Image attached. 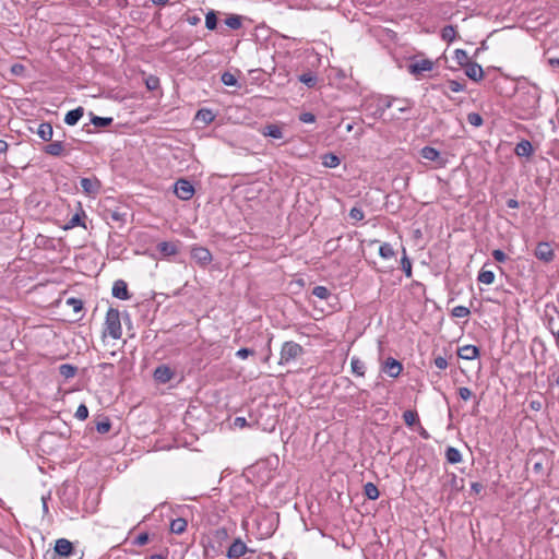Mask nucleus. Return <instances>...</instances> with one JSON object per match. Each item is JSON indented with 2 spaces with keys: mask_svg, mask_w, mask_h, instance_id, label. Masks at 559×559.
Returning a JSON list of instances; mask_svg holds the SVG:
<instances>
[{
  "mask_svg": "<svg viewBox=\"0 0 559 559\" xmlns=\"http://www.w3.org/2000/svg\"><path fill=\"white\" fill-rule=\"evenodd\" d=\"M108 334L114 340H119L122 336V328L120 322V312L118 309L109 308L105 319V334Z\"/></svg>",
  "mask_w": 559,
  "mask_h": 559,
  "instance_id": "1",
  "label": "nucleus"
},
{
  "mask_svg": "<svg viewBox=\"0 0 559 559\" xmlns=\"http://www.w3.org/2000/svg\"><path fill=\"white\" fill-rule=\"evenodd\" d=\"M75 554V549L73 544L67 538H59L56 540L53 551L51 554L47 552L45 558L48 559H69L73 557Z\"/></svg>",
  "mask_w": 559,
  "mask_h": 559,
  "instance_id": "2",
  "label": "nucleus"
},
{
  "mask_svg": "<svg viewBox=\"0 0 559 559\" xmlns=\"http://www.w3.org/2000/svg\"><path fill=\"white\" fill-rule=\"evenodd\" d=\"M304 354V348L296 342L288 341L282 345L280 365H286Z\"/></svg>",
  "mask_w": 559,
  "mask_h": 559,
  "instance_id": "3",
  "label": "nucleus"
},
{
  "mask_svg": "<svg viewBox=\"0 0 559 559\" xmlns=\"http://www.w3.org/2000/svg\"><path fill=\"white\" fill-rule=\"evenodd\" d=\"M435 62L430 59H416L413 58L407 66V71L416 76L419 78L423 75L424 72H429L433 69Z\"/></svg>",
  "mask_w": 559,
  "mask_h": 559,
  "instance_id": "4",
  "label": "nucleus"
},
{
  "mask_svg": "<svg viewBox=\"0 0 559 559\" xmlns=\"http://www.w3.org/2000/svg\"><path fill=\"white\" fill-rule=\"evenodd\" d=\"M80 186L82 188V191L92 198H95L100 193L102 190V182L97 177H83L80 180Z\"/></svg>",
  "mask_w": 559,
  "mask_h": 559,
  "instance_id": "5",
  "label": "nucleus"
},
{
  "mask_svg": "<svg viewBox=\"0 0 559 559\" xmlns=\"http://www.w3.org/2000/svg\"><path fill=\"white\" fill-rule=\"evenodd\" d=\"M175 194L183 201L190 200L194 194V188L192 183L187 179H178L175 182Z\"/></svg>",
  "mask_w": 559,
  "mask_h": 559,
  "instance_id": "6",
  "label": "nucleus"
},
{
  "mask_svg": "<svg viewBox=\"0 0 559 559\" xmlns=\"http://www.w3.org/2000/svg\"><path fill=\"white\" fill-rule=\"evenodd\" d=\"M534 254L538 260L545 263H550L555 259V251L551 245L547 241L538 242Z\"/></svg>",
  "mask_w": 559,
  "mask_h": 559,
  "instance_id": "7",
  "label": "nucleus"
},
{
  "mask_svg": "<svg viewBox=\"0 0 559 559\" xmlns=\"http://www.w3.org/2000/svg\"><path fill=\"white\" fill-rule=\"evenodd\" d=\"M381 370L391 378H397L403 371V365L397 359L388 357L383 361Z\"/></svg>",
  "mask_w": 559,
  "mask_h": 559,
  "instance_id": "8",
  "label": "nucleus"
},
{
  "mask_svg": "<svg viewBox=\"0 0 559 559\" xmlns=\"http://www.w3.org/2000/svg\"><path fill=\"white\" fill-rule=\"evenodd\" d=\"M191 257L202 267H205L212 261V253L204 247H193L191 250Z\"/></svg>",
  "mask_w": 559,
  "mask_h": 559,
  "instance_id": "9",
  "label": "nucleus"
},
{
  "mask_svg": "<svg viewBox=\"0 0 559 559\" xmlns=\"http://www.w3.org/2000/svg\"><path fill=\"white\" fill-rule=\"evenodd\" d=\"M249 548L247 545L241 540V538H236L233 544L229 546L226 557L228 559H238L242 557L245 554H247Z\"/></svg>",
  "mask_w": 559,
  "mask_h": 559,
  "instance_id": "10",
  "label": "nucleus"
},
{
  "mask_svg": "<svg viewBox=\"0 0 559 559\" xmlns=\"http://www.w3.org/2000/svg\"><path fill=\"white\" fill-rule=\"evenodd\" d=\"M50 143L45 145L43 152L53 157H61L67 155L68 151L66 144L62 141H49Z\"/></svg>",
  "mask_w": 559,
  "mask_h": 559,
  "instance_id": "11",
  "label": "nucleus"
},
{
  "mask_svg": "<svg viewBox=\"0 0 559 559\" xmlns=\"http://www.w3.org/2000/svg\"><path fill=\"white\" fill-rule=\"evenodd\" d=\"M420 156L427 160L436 162L439 166H443L445 163L440 152L432 146H424L420 150Z\"/></svg>",
  "mask_w": 559,
  "mask_h": 559,
  "instance_id": "12",
  "label": "nucleus"
},
{
  "mask_svg": "<svg viewBox=\"0 0 559 559\" xmlns=\"http://www.w3.org/2000/svg\"><path fill=\"white\" fill-rule=\"evenodd\" d=\"M174 377V371L166 365L158 366L154 371V379L158 383H167Z\"/></svg>",
  "mask_w": 559,
  "mask_h": 559,
  "instance_id": "13",
  "label": "nucleus"
},
{
  "mask_svg": "<svg viewBox=\"0 0 559 559\" xmlns=\"http://www.w3.org/2000/svg\"><path fill=\"white\" fill-rule=\"evenodd\" d=\"M111 293L114 297L121 300H128L130 298L127 283L123 280H117L114 283Z\"/></svg>",
  "mask_w": 559,
  "mask_h": 559,
  "instance_id": "14",
  "label": "nucleus"
},
{
  "mask_svg": "<svg viewBox=\"0 0 559 559\" xmlns=\"http://www.w3.org/2000/svg\"><path fill=\"white\" fill-rule=\"evenodd\" d=\"M465 74L475 82H479L484 78L483 68L476 62H469L465 66Z\"/></svg>",
  "mask_w": 559,
  "mask_h": 559,
  "instance_id": "15",
  "label": "nucleus"
},
{
  "mask_svg": "<svg viewBox=\"0 0 559 559\" xmlns=\"http://www.w3.org/2000/svg\"><path fill=\"white\" fill-rule=\"evenodd\" d=\"M457 355L465 360H473L479 356V348L475 345H464L459 347Z\"/></svg>",
  "mask_w": 559,
  "mask_h": 559,
  "instance_id": "16",
  "label": "nucleus"
},
{
  "mask_svg": "<svg viewBox=\"0 0 559 559\" xmlns=\"http://www.w3.org/2000/svg\"><path fill=\"white\" fill-rule=\"evenodd\" d=\"M261 134L273 139H282L283 129L276 123H269L261 129Z\"/></svg>",
  "mask_w": 559,
  "mask_h": 559,
  "instance_id": "17",
  "label": "nucleus"
},
{
  "mask_svg": "<svg viewBox=\"0 0 559 559\" xmlns=\"http://www.w3.org/2000/svg\"><path fill=\"white\" fill-rule=\"evenodd\" d=\"M157 250L163 257H171L178 253V246L171 241H162L157 245Z\"/></svg>",
  "mask_w": 559,
  "mask_h": 559,
  "instance_id": "18",
  "label": "nucleus"
},
{
  "mask_svg": "<svg viewBox=\"0 0 559 559\" xmlns=\"http://www.w3.org/2000/svg\"><path fill=\"white\" fill-rule=\"evenodd\" d=\"M533 152V145L527 140L520 141L514 148V153L520 157H530Z\"/></svg>",
  "mask_w": 559,
  "mask_h": 559,
  "instance_id": "19",
  "label": "nucleus"
},
{
  "mask_svg": "<svg viewBox=\"0 0 559 559\" xmlns=\"http://www.w3.org/2000/svg\"><path fill=\"white\" fill-rule=\"evenodd\" d=\"M195 121L202 122L204 126L212 123L215 119V114L207 108H201L197 111Z\"/></svg>",
  "mask_w": 559,
  "mask_h": 559,
  "instance_id": "20",
  "label": "nucleus"
},
{
  "mask_svg": "<svg viewBox=\"0 0 559 559\" xmlns=\"http://www.w3.org/2000/svg\"><path fill=\"white\" fill-rule=\"evenodd\" d=\"M37 135L45 142H49L53 135L52 126L49 122H43L38 126Z\"/></svg>",
  "mask_w": 559,
  "mask_h": 559,
  "instance_id": "21",
  "label": "nucleus"
},
{
  "mask_svg": "<svg viewBox=\"0 0 559 559\" xmlns=\"http://www.w3.org/2000/svg\"><path fill=\"white\" fill-rule=\"evenodd\" d=\"M84 109L83 107H78L73 110H70L66 114L64 122L68 126H74L79 122V120L83 117Z\"/></svg>",
  "mask_w": 559,
  "mask_h": 559,
  "instance_id": "22",
  "label": "nucleus"
},
{
  "mask_svg": "<svg viewBox=\"0 0 559 559\" xmlns=\"http://www.w3.org/2000/svg\"><path fill=\"white\" fill-rule=\"evenodd\" d=\"M350 368L352 372L358 377H364L366 373V364L356 356L350 359Z\"/></svg>",
  "mask_w": 559,
  "mask_h": 559,
  "instance_id": "23",
  "label": "nucleus"
},
{
  "mask_svg": "<svg viewBox=\"0 0 559 559\" xmlns=\"http://www.w3.org/2000/svg\"><path fill=\"white\" fill-rule=\"evenodd\" d=\"M188 526V522L183 518H177L170 522L169 530L174 534H182Z\"/></svg>",
  "mask_w": 559,
  "mask_h": 559,
  "instance_id": "24",
  "label": "nucleus"
},
{
  "mask_svg": "<svg viewBox=\"0 0 559 559\" xmlns=\"http://www.w3.org/2000/svg\"><path fill=\"white\" fill-rule=\"evenodd\" d=\"M445 460L450 464H457L462 462V454L456 448L448 447L445 450Z\"/></svg>",
  "mask_w": 559,
  "mask_h": 559,
  "instance_id": "25",
  "label": "nucleus"
},
{
  "mask_svg": "<svg viewBox=\"0 0 559 559\" xmlns=\"http://www.w3.org/2000/svg\"><path fill=\"white\" fill-rule=\"evenodd\" d=\"M341 164V159L334 153H325L322 155V165L326 168H335Z\"/></svg>",
  "mask_w": 559,
  "mask_h": 559,
  "instance_id": "26",
  "label": "nucleus"
},
{
  "mask_svg": "<svg viewBox=\"0 0 559 559\" xmlns=\"http://www.w3.org/2000/svg\"><path fill=\"white\" fill-rule=\"evenodd\" d=\"M485 266L486 264L479 271L477 280L483 284L490 285L495 282V274L492 271L486 270Z\"/></svg>",
  "mask_w": 559,
  "mask_h": 559,
  "instance_id": "27",
  "label": "nucleus"
},
{
  "mask_svg": "<svg viewBox=\"0 0 559 559\" xmlns=\"http://www.w3.org/2000/svg\"><path fill=\"white\" fill-rule=\"evenodd\" d=\"M78 368L70 364H63L59 367V373L66 378L70 379L76 374Z\"/></svg>",
  "mask_w": 559,
  "mask_h": 559,
  "instance_id": "28",
  "label": "nucleus"
},
{
  "mask_svg": "<svg viewBox=\"0 0 559 559\" xmlns=\"http://www.w3.org/2000/svg\"><path fill=\"white\" fill-rule=\"evenodd\" d=\"M441 37L444 41L451 43L456 37V29L452 25H447L441 31Z\"/></svg>",
  "mask_w": 559,
  "mask_h": 559,
  "instance_id": "29",
  "label": "nucleus"
},
{
  "mask_svg": "<svg viewBox=\"0 0 559 559\" xmlns=\"http://www.w3.org/2000/svg\"><path fill=\"white\" fill-rule=\"evenodd\" d=\"M364 492L367 496V498L370 499V500L378 499L379 495H380L378 487L374 484H372V483H367L364 486Z\"/></svg>",
  "mask_w": 559,
  "mask_h": 559,
  "instance_id": "30",
  "label": "nucleus"
},
{
  "mask_svg": "<svg viewBox=\"0 0 559 559\" xmlns=\"http://www.w3.org/2000/svg\"><path fill=\"white\" fill-rule=\"evenodd\" d=\"M403 419L404 423L409 427L414 426L417 421H419L417 412L412 409L405 411L403 413Z\"/></svg>",
  "mask_w": 559,
  "mask_h": 559,
  "instance_id": "31",
  "label": "nucleus"
},
{
  "mask_svg": "<svg viewBox=\"0 0 559 559\" xmlns=\"http://www.w3.org/2000/svg\"><path fill=\"white\" fill-rule=\"evenodd\" d=\"M379 254L383 259H391L395 255V251L389 242H383L379 248Z\"/></svg>",
  "mask_w": 559,
  "mask_h": 559,
  "instance_id": "32",
  "label": "nucleus"
},
{
  "mask_svg": "<svg viewBox=\"0 0 559 559\" xmlns=\"http://www.w3.org/2000/svg\"><path fill=\"white\" fill-rule=\"evenodd\" d=\"M454 59L456 60L457 64L461 67H465L469 63V57L467 52L463 49H456L454 51Z\"/></svg>",
  "mask_w": 559,
  "mask_h": 559,
  "instance_id": "33",
  "label": "nucleus"
},
{
  "mask_svg": "<svg viewBox=\"0 0 559 559\" xmlns=\"http://www.w3.org/2000/svg\"><path fill=\"white\" fill-rule=\"evenodd\" d=\"M91 122L97 127V128H105V127H108L112 123V118L111 117H98V116H94L92 119H91Z\"/></svg>",
  "mask_w": 559,
  "mask_h": 559,
  "instance_id": "34",
  "label": "nucleus"
},
{
  "mask_svg": "<svg viewBox=\"0 0 559 559\" xmlns=\"http://www.w3.org/2000/svg\"><path fill=\"white\" fill-rule=\"evenodd\" d=\"M312 295L319 299H328L331 295L330 290L325 286H316L312 289Z\"/></svg>",
  "mask_w": 559,
  "mask_h": 559,
  "instance_id": "35",
  "label": "nucleus"
},
{
  "mask_svg": "<svg viewBox=\"0 0 559 559\" xmlns=\"http://www.w3.org/2000/svg\"><path fill=\"white\" fill-rule=\"evenodd\" d=\"M217 17L214 11L207 12L205 16V26L207 29L213 31L216 28Z\"/></svg>",
  "mask_w": 559,
  "mask_h": 559,
  "instance_id": "36",
  "label": "nucleus"
},
{
  "mask_svg": "<svg viewBox=\"0 0 559 559\" xmlns=\"http://www.w3.org/2000/svg\"><path fill=\"white\" fill-rule=\"evenodd\" d=\"M225 24L231 29L241 27V17L239 15H230L225 20Z\"/></svg>",
  "mask_w": 559,
  "mask_h": 559,
  "instance_id": "37",
  "label": "nucleus"
},
{
  "mask_svg": "<svg viewBox=\"0 0 559 559\" xmlns=\"http://www.w3.org/2000/svg\"><path fill=\"white\" fill-rule=\"evenodd\" d=\"M401 267L403 270V272L405 273V275L407 277H411L412 276V262L411 260L407 258L406 255V252L404 251V255L403 258L401 259Z\"/></svg>",
  "mask_w": 559,
  "mask_h": 559,
  "instance_id": "38",
  "label": "nucleus"
},
{
  "mask_svg": "<svg viewBox=\"0 0 559 559\" xmlns=\"http://www.w3.org/2000/svg\"><path fill=\"white\" fill-rule=\"evenodd\" d=\"M471 314V311L465 306H456L452 309V316L455 318H466Z\"/></svg>",
  "mask_w": 559,
  "mask_h": 559,
  "instance_id": "39",
  "label": "nucleus"
},
{
  "mask_svg": "<svg viewBox=\"0 0 559 559\" xmlns=\"http://www.w3.org/2000/svg\"><path fill=\"white\" fill-rule=\"evenodd\" d=\"M467 121L469 124L474 127H480L484 123L481 116L477 112H469L467 115Z\"/></svg>",
  "mask_w": 559,
  "mask_h": 559,
  "instance_id": "40",
  "label": "nucleus"
},
{
  "mask_svg": "<svg viewBox=\"0 0 559 559\" xmlns=\"http://www.w3.org/2000/svg\"><path fill=\"white\" fill-rule=\"evenodd\" d=\"M221 81L226 86H235L237 84L235 75L230 72H224L221 76Z\"/></svg>",
  "mask_w": 559,
  "mask_h": 559,
  "instance_id": "41",
  "label": "nucleus"
},
{
  "mask_svg": "<svg viewBox=\"0 0 559 559\" xmlns=\"http://www.w3.org/2000/svg\"><path fill=\"white\" fill-rule=\"evenodd\" d=\"M67 305L71 306L74 312H80L83 310V301L79 298H69L67 300Z\"/></svg>",
  "mask_w": 559,
  "mask_h": 559,
  "instance_id": "42",
  "label": "nucleus"
},
{
  "mask_svg": "<svg viewBox=\"0 0 559 559\" xmlns=\"http://www.w3.org/2000/svg\"><path fill=\"white\" fill-rule=\"evenodd\" d=\"M74 416L79 420H85L88 417V408L86 407V405L80 404Z\"/></svg>",
  "mask_w": 559,
  "mask_h": 559,
  "instance_id": "43",
  "label": "nucleus"
},
{
  "mask_svg": "<svg viewBox=\"0 0 559 559\" xmlns=\"http://www.w3.org/2000/svg\"><path fill=\"white\" fill-rule=\"evenodd\" d=\"M76 226H84L83 222H82V217L79 213L74 214L70 221L68 222L67 226H66V229L68 228H73V227H76Z\"/></svg>",
  "mask_w": 559,
  "mask_h": 559,
  "instance_id": "44",
  "label": "nucleus"
},
{
  "mask_svg": "<svg viewBox=\"0 0 559 559\" xmlns=\"http://www.w3.org/2000/svg\"><path fill=\"white\" fill-rule=\"evenodd\" d=\"M111 428V424L109 421V419H105L103 421H98L96 424V430L97 432L99 433H107Z\"/></svg>",
  "mask_w": 559,
  "mask_h": 559,
  "instance_id": "45",
  "label": "nucleus"
},
{
  "mask_svg": "<svg viewBox=\"0 0 559 559\" xmlns=\"http://www.w3.org/2000/svg\"><path fill=\"white\" fill-rule=\"evenodd\" d=\"M349 217L354 221H361L365 217L364 211L360 207H352L349 211Z\"/></svg>",
  "mask_w": 559,
  "mask_h": 559,
  "instance_id": "46",
  "label": "nucleus"
},
{
  "mask_svg": "<svg viewBox=\"0 0 559 559\" xmlns=\"http://www.w3.org/2000/svg\"><path fill=\"white\" fill-rule=\"evenodd\" d=\"M299 80H300V82L305 83L309 87L314 86V84L317 83V78L314 75L308 74V73L300 75Z\"/></svg>",
  "mask_w": 559,
  "mask_h": 559,
  "instance_id": "47",
  "label": "nucleus"
},
{
  "mask_svg": "<svg viewBox=\"0 0 559 559\" xmlns=\"http://www.w3.org/2000/svg\"><path fill=\"white\" fill-rule=\"evenodd\" d=\"M448 84L449 88L454 93L463 92L465 90V85L456 80H449Z\"/></svg>",
  "mask_w": 559,
  "mask_h": 559,
  "instance_id": "48",
  "label": "nucleus"
},
{
  "mask_svg": "<svg viewBox=\"0 0 559 559\" xmlns=\"http://www.w3.org/2000/svg\"><path fill=\"white\" fill-rule=\"evenodd\" d=\"M214 537L218 540V542H223L225 539L228 538V532L225 527H221V528H217L215 532H214Z\"/></svg>",
  "mask_w": 559,
  "mask_h": 559,
  "instance_id": "49",
  "label": "nucleus"
},
{
  "mask_svg": "<svg viewBox=\"0 0 559 559\" xmlns=\"http://www.w3.org/2000/svg\"><path fill=\"white\" fill-rule=\"evenodd\" d=\"M492 257L499 263H503L508 259L507 254L502 250H500V249L493 250L492 251Z\"/></svg>",
  "mask_w": 559,
  "mask_h": 559,
  "instance_id": "50",
  "label": "nucleus"
},
{
  "mask_svg": "<svg viewBox=\"0 0 559 559\" xmlns=\"http://www.w3.org/2000/svg\"><path fill=\"white\" fill-rule=\"evenodd\" d=\"M299 120L304 123H313L316 116L312 112H302L299 115Z\"/></svg>",
  "mask_w": 559,
  "mask_h": 559,
  "instance_id": "51",
  "label": "nucleus"
},
{
  "mask_svg": "<svg viewBox=\"0 0 559 559\" xmlns=\"http://www.w3.org/2000/svg\"><path fill=\"white\" fill-rule=\"evenodd\" d=\"M433 364L440 370H444L448 367V360L445 357L442 356L436 357Z\"/></svg>",
  "mask_w": 559,
  "mask_h": 559,
  "instance_id": "52",
  "label": "nucleus"
},
{
  "mask_svg": "<svg viewBox=\"0 0 559 559\" xmlns=\"http://www.w3.org/2000/svg\"><path fill=\"white\" fill-rule=\"evenodd\" d=\"M148 542V534L147 533H141L134 540L133 545L135 546H144Z\"/></svg>",
  "mask_w": 559,
  "mask_h": 559,
  "instance_id": "53",
  "label": "nucleus"
},
{
  "mask_svg": "<svg viewBox=\"0 0 559 559\" xmlns=\"http://www.w3.org/2000/svg\"><path fill=\"white\" fill-rule=\"evenodd\" d=\"M254 354V350L253 349H250V348H240L236 352V356L240 359H246L247 357L251 356Z\"/></svg>",
  "mask_w": 559,
  "mask_h": 559,
  "instance_id": "54",
  "label": "nucleus"
},
{
  "mask_svg": "<svg viewBox=\"0 0 559 559\" xmlns=\"http://www.w3.org/2000/svg\"><path fill=\"white\" fill-rule=\"evenodd\" d=\"M473 393L472 391L466 388V386H462L459 389V396L464 400V401H467L472 397Z\"/></svg>",
  "mask_w": 559,
  "mask_h": 559,
  "instance_id": "55",
  "label": "nucleus"
},
{
  "mask_svg": "<svg viewBox=\"0 0 559 559\" xmlns=\"http://www.w3.org/2000/svg\"><path fill=\"white\" fill-rule=\"evenodd\" d=\"M159 84V80L155 76H151L147 81H146V86L148 90H155Z\"/></svg>",
  "mask_w": 559,
  "mask_h": 559,
  "instance_id": "56",
  "label": "nucleus"
},
{
  "mask_svg": "<svg viewBox=\"0 0 559 559\" xmlns=\"http://www.w3.org/2000/svg\"><path fill=\"white\" fill-rule=\"evenodd\" d=\"M234 426L238 428H245L249 426V424L247 423V419L245 417H236L234 420Z\"/></svg>",
  "mask_w": 559,
  "mask_h": 559,
  "instance_id": "57",
  "label": "nucleus"
},
{
  "mask_svg": "<svg viewBox=\"0 0 559 559\" xmlns=\"http://www.w3.org/2000/svg\"><path fill=\"white\" fill-rule=\"evenodd\" d=\"M471 488L475 493H479L484 489V486L480 483H472Z\"/></svg>",
  "mask_w": 559,
  "mask_h": 559,
  "instance_id": "58",
  "label": "nucleus"
},
{
  "mask_svg": "<svg viewBox=\"0 0 559 559\" xmlns=\"http://www.w3.org/2000/svg\"><path fill=\"white\" fill-rule=\"evenodd\" d=\"M507 206H508L509 209H518V207L520 206V204H519V201H518V200H515V199H509V200L507 201Z\"/></svg>",
  "mask_w": 559,
  "mask_h": 559,
  "instance_id": "59",
  "label": "nucleus"
},
{
  "mask_svg": "<svg viewBox=\"0 0 559 559\" xmlns=\"http://www.w3.org/2000/svg\"><path fill=\"white\" fill-rule=\"evenodd\" d=\"M392 105H393V100H392V99H388V98H386V99L383 102V104L381 105V107H380L381 112H383L385 109H388V108L392 107Z\"/></svg>",
  "mask_w": 559,
  "mask_h": 559,
  "instance_id": "60",
  "label": "nucleus"
},
{
  "mask_svg": "<svg viewBox=\"0 0 559 559\" xmlns=\"http://www.w3.org/2000/svg\"><path fill=\"white\" fill-rule=\"evenodd\" d=\"M548 64L554 69L559 68V58H549Z\"/></svg>",
  "mask_w": 559,
  "mask_h": 559,
  "instance_id": "61",
  "label": "nucleus"
},
{
  "mask_svg": "<svg viewBox=\"0 0 559 559\" xmlns=\"http://www.w3.org/2000/svg\"><path fill=\"white\" fill-rule=\"evenodd\" d=\"M8 143L4 140H0V154L5 153L8 151Z\"/></svg>",
  "mask_w": 559,
  "mask_h": 559,
  "instance_id": "62",
  "label": "nucleus"
},
{
  "mask_svg": "<svg viewBox=\"0 0 559 559\" xmlns=\"http://www.w3.org/2000/svg\"><path fill=\"white\" fill-rule=\"evenodd\" d=\"M188 22H189V24H191V25H197V24L200 22V17H199V16H197V15L189 16V17H188Z\"/></svg>",
  "mask_w": 559,
  "mask_h": 559,
  "instance_id": "63",
  "label": "nucleus"
},
{
  "mask_svg": "<svg viewBox=\"0 0 559 559\" xmlns=\"http://www.w3.org/2000/svg\"><path fill=\"white\" fill-rule=\"evenodd\" d=\"M551 333L552 335L555 336V342H556V345L559 347V329L557 331H554L551 329Z\"/></svg>",
  "mask_w": 559,
  "mask_h": 559,
  "instance_id": "64",
  "label": "nucleus"
}]
</instances>
